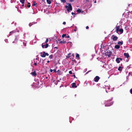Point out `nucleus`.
<instances>
[{
  "label": "nucleus",
  "mask_w": 132,
  "mask_h": 132,
  "mask_svg": "<svg viewBox=\"0 0 132 132\" xmlns=\"http://www.w3.org/2000/svg\"><path fill=\"white\" fill-rule=\"evenodd\" d=\"M28 5H27V7H29L30 6V4L29 3H28Z\"/></svg>",
  "instance_id": "c756f323"
},
{
  "label": "nucleus",
  "mask_w": 132,
  "mask_h": 132,
  "mask_svg": "<svg viewBox=\"0 0 132 132\" xmlns=\"http://www.w3.org/2000/svg\"><path fill=\"white\" fill-rule=\"evenodd\" d=\"M45 55H47V56H48L49 55V54L47 53H45Z\"/></svg>",
  "instance_id": "72a5a7b5"
},
{
  "label": "nucleus",
  "mask_w": 132,
  "mask_h": 132,
  "mask_svg": "<svg viewBox=\"0 0 132 132\" xmlns=\"http://www.w3.org/2000/svg\"><path fill=\"white\" fill-rule=\"evenodd\" d=\"M15 32V31H12L10 32V35H11L12 33Z\"/></svg>",
  "instance_id": "5701e85b"
},
{
  "label": "nucleus",
  "mask_w": 132,
  "mask_h": 132,
  "mask_svg": "<svg viewBox=\"0 0 132 132\" xmlns=\"http://www.w3.org/2000/svg\"><path fill=\"white\" fill-rule=\"evenodd\" d=\"M48 4H50L51 3V2L50 0H46Z\"/></svg>",
  "instance_id": "aec40b11"
},
{
  "label": "nucleus",
  "mask_w": 132,
  "mask_h": 132,
  "mask_svg": "<svg viewBox=\"0 0 132 132\" xmlns=\"http://www.w3.org/2000/svg\"><path fill=\"white\" fill-rule=\"evenodd\" d=\"M50 40H49V38H47L46 39V41H48L49 40H51V39H50V38L49 39Z\"/></svg>",
  "instance_id": "cd10ccee"
},
{
  "label": "nucleus",
  "mask_w": 132,
  "mask_h": 132,
  "mask_svg": "<svg viewBox=\"0 0 132 132\" xmlns=\"http://www.w3.org/2000/svg\"><path fill=\"white\" fill-rule=\"evenodd\" d=\"M94 3H96V1H94Z\"/></svg>",
  "instance_id": "603ef678"
},
{
  "label": "nucleus",
  "mask_w": 132,
  "mask_h": 132,
  "mask_svg": "<svg viewBox=\"0 0 132 132\" xmlns=\"http://www.w3.org/2000/svg\"><path fill=\"white\" fill-rule=\"evenodd\" d=\"M123 55L127 58H128L129 57V54L128 53H124Z\"/></svg>",
  "instance_id": "6e6552de"
},
{
  "label": "nucleus",
  "mask_w": 132,
  "mask_h": 132,
  "mask_svg": "<svg viewBox=\"0 0 132 132\" xmlns=\"http://www.w3.org/2000/svg\"><path fill=\"white\" fill-rule=\"evenodd\" d=\"M100 79V78L99 77L97 76L94 78V81L96 82H97Z\"/></svg>",
  "instance_id": "20e7f679"
},
{
  "label": "nucleus",
  "mask_w": 132,
  "mask_h": 132,
  "mask_svg": "<svg viewBox=\"0 0 132 132\" xmlns=\"http://www.w3.org/2000/svg\"><path fill=\"white\" fill-rule=\"evenodd\" d=\"M71 54L70 53H69V54H68V56H67V57L68 58H69L70 57V56H69V55H70Z\"/></svg>",
  "instance_id": "7c9ffc66"
},
{
  "label": "nucleus",
  "mask_w": 132,
  "mask_h": 132,
  "mask_svg": "<svg viewBox=\"0 0 132 132\" xmlns=\"http://www.w3.org/2000/svg\"><path fill=\"white\" fill-rule=\"evenodd\" d=\"M76 59H79L80 58L79 55L78 54L76 53Z\"/></svg>",
  "instance_id": "ddd939ff"
},
{
  "label": "nucleus",
  "mask_w": 132,
  "mask_h": 132,
  "mask_svg": "<svg viewBox=\"0 0 132 132\" xmlns=\"http://www.w3.org/2000/svg\"><path fill=\"white\" fill-rule=\"evenodd\" d=\"M75 28H77V27H76H76H75Z\"/></svg>",
  "instance_id": "bf43d9fd"
},
{
  "label": "nucleus",
  "mask_w": 132,
  "mask_h": 132,
  "mask_svg": "<svg viewBox=\"0 0 132 132\" xmlns=\"http://www.w3.org/2000/svg\"><path fill=\"white\" fill-rule=\"evenodd\" d=\"M104 45H106V44H105V43H104Z\"/></svg>",
  "instance_id": "5fc2aeb1"
},
{
  "label": "nucleus",
  "mask_w": 132,
  "mask_h": 132,
  "mask_svg": "<svg viewBox=\"0 0 132 132\" xmlns=\"http://www.w3.org/2000/svg\"><path fill=\"white\" fill-rule=\"evenodd\" d=\"M53 71L55 72H56V70L55 69H54L53 70Z\"/></svg>",
  "instance_id": "79ce46f5"
},
{
  "label": "nucleus",
  "mask_w": 132,
  "mask_h": 132,
  "mask_svg": "<svg viewBox=\"0 0 132 132\" xmlns=\"http://www.w3.org/2000/svg\"><path fill=\"white\" fill-rule=\"evenodd\" d=\"M77 12H81V10L80 9H78L77 10Z\"/></svg>",
  "instance_id": "c85d7f7f"
},
{
  "label": "nucleus",
  "mask_w": 132,
  "mask_h": 132,
  "mask_svg": "<svg viewBox=\"0 0 132 132\" xmlns=\"http://www.w3.org/2000/svg\"><path fill=\"white\" fill-rule=\"evenodd\" d=\"M53 70H52V69H51L50 70V71L51 72H53Z\"/></svg>",
  "instance_id": "4c0bfd02"
},
{
  "label": "nucleus",
  "mask_w": 132,
  "mask_h": 132,
  "mask_svg": "<svg viewBox=\"0 0 132 132\" xmlns=\"http://www.w3.org/2000/svg\"><path fill=\"white\" fill-rule=\"evenodd\" d=\"M46 42L47 43V42Z\"/></svg>",
  "instance_id": "680f3d73"
},
{
  "label": "nucleus",
  "mask_w": 132,
  "mask_h": 132,
  "mask_svg": "<svg viewBox=\"0 0 132 132\" xmlns=\"http://www.w3.org/2000/svg\"><path fill=\"white\" fill-rule=\"evenodd\" d=\"M23 44H24L25 43L24 42H23Z\"/></svg>",
  "instance_id": "6e6d98bb"
},
{
  "label": "nucleus",
  "mask_w": 132,
  "mask_h": 132,
  "mask_svg": "<svg viewBox=\"0 0 132 132\" xmlns=\"http://www.w3.org/2000/svg\"><path fill=\"white\" fill-rule=\"evenodd\" d=\"M66 43H67V44H68L69 43V42H68L67 43L66 42Z\"/></svg>",
  "instance_id": "864d4df0"
},
{
  "label": "nucleus",
  "mask_w": 132,
  "mask_h": 132,
  "mask_svg": "<svg viewBox=\"0 0 132 132\" xmlns=\"http://www.w3.org/2000/svg\"><path fill=\"white\" fill-rule=\"evenodd\" d=\"M123 42H118V44L120 45H121L123 44Z\"/></svg>",
  "instance_id": "6ab92c4d"
},
{
  "label": "nucleus",
  "mask_w": 132,
  "mask_h": 132,
  "mask_svg": "<svg viewBox=\"0 0 132 132\" xmlns=\"http://www.w3.org/2000/svg\"><path fill=\"white\" fill-rule=\"evenodd\" d=\"M48 44L47 43H46L45 45V48H47L48 47Z\"/></svg>",
  "instance_id": "4be33fe9"
},
{
  "label": "nucleus",
  "mask_w": 132,
  "mask_h": 132,
  "mask_svg": "<svg viewBox=\"0 0 132 132\" xmlns=\"http://www.w3.org/2000/svg\"><path fill=\"white\" fill-rule=\"evenodd\" d=\"M74 76H75V75H74Z\"/></svg>",
  "instance_id": "13d9d810"
},
{
  "label": "nucleus",
  "mask_w": 132,
  "mask_h": 132,
  "mask_svg": "<svg viewBox=\"0 0 132 132\" xmlns=\"http://www.w3.org/2000/svg\"><path fill=\"white\" fill-rule=\"evenodd\" d=\"M72 56H73V57L74 56V54H73L72 55Z\"/></svg>",
  "instance_id": "c03bdc74"
},
{
  "label": "nucleus",
  "mask_w": 132,
  "mask_h": 132,
  "mask_svg": "<svg viewBox=\"0 0 132 132\" xmlns=\"http://www.w3.org/2000/svg\"><path fill=\"white\" fill-rule=\"evenodd\" d=\"M112 98L107 100L105 102V106H109L112 105L113 104L112 102H111V101L112 100Z\"/></svg>",
  "instance_id": "f257e3e1"
},
{
  "label": "nucleus",
  "mask_w": 132,
  "mask_h": 132,
  "mask_svg": "<svg viewBox=\"0 0 132 132\" xmlns=\"http://www.w3.org/2000/svg\"><path fill=\"white\" fill-rule=\"evenodd\" d=\"M20 1L22 4V6H24L25 1L24 0H20Z\"/></svg>",
  "instance_id": "dca6fc26"
},
{
  "label": "nucleus",
  "mask_w": 132,
  "mask_h": 132,
  "mask_svg": "<svg viewBox=\"0 0 132 132\" xmlns=\"http://www.w3.org/2000/svg\"><path fill=\"white\" fill-rule=\"evenodd\" d=\"M120 27L119 26H118L117 27L116 31L117 33H118V30L120 29Z\"/></svg>",
  "instance_id": "2eb2a0df"
},
{
  "label": "nucleus",
  "mask_w": 132,
  "mask_h": 132,
  "mask_svg": "<svg viewBox=\"0 0 132 132\" xmlns=\"http://www.w3.org/2000/svg\"><path fill=\"white\" fill-rule=\"evenodd\" d=\"M130 93L132 94V88L130 90Z\"/></svg>",
  "instance_id": "2f4dec72"
},
{
  "label": "nucleus",
  "mask_w": 132,
  "mask_h": 132,
  "mask_svg": "<svg viewBox=\"0 0 132 132\" xmlns=\"http://www.w3.org/2000/svg\"><path fill=\"white\" fill-rule=\"evenodd\" d=\"M63 24H66V22H64L63 23Z\"/></svg>",
  "instance_id": "ea45409f"
},
{
  "label": "nucleus",
  "mask_w": 132,
  "mask_h": 132,
  "mask_svg": "<svg viewBox=\"0 0 132 132\" xmlns=\"http://www.w3.org/2000/svg\"><path fill=\"white\" fill-rule=\"evenodd\" d=\"M61 1L62 2H63V3H64L65 2V0H61Z\"/></svg>",
  "instance_id": "c9c22d12"
},
{
  "label": "nucleus",
  "mask_w": 132,
  "mask_h": 132,
  "mask_svg": "<svg viewBox=\"0 0 132 132\" xmlns=\"http://www.w3.org/2000/svg\"><path fill=\"white\" fill-rule=\"evenodd\" d=\"M129 41H132V38H130L129 39Z\"/></svg>",
  "instance_id": "f704fd0d"
},
{
  "label": "nucleus",
  "mask_w": 132,
  "mask_h": 132,
  "mask_svg": "<svg viewBox=\"0 0 132 132\" xmlns=\"http://www.w3.org/2000/svg\"><path fill=\"white\" fill-rule=\"evenodd\" d=\"M71 14H72V15H73L74 14H75L73 12H72L71 13Z\"/></svg>",
  "instance_id": "a18cd8bd"
},
{
  "label": "nucleus",
  "mask_w": 132,
  "mask_h": 132,
  "mask_svg": "<svg viewBox=\"0 0 132 132\" xmlns=\"http://www.w3.org/2000/svg\"><path fill=\"white\" fill-rule=\"evenodd\" d=\"M43 54L41 55V56L42 57H45L46 56L45 52H43Z\"/></svg>",
  "instance_id": "f8f14e48"
},
{
  "label": "nucleus",
  "mask_w": 132,
  "mask_h": 132,
  "mask_svg": "<svg viewBox=\"0 0 132 132\" xmlns=\"http://www.w3.org/2000/svg\"><path fill=\"white\" fill-rule=\"evenodd\" d=\"M47 62L48 63H49L50 62V61H47Z\"/></svg>",
  "instance_id": "3c124183"
},
{
  "label": "nucleus",
  "mask_w": 132,
  "mask_h": 132,
  "mask_svg": "<svg viewBox=\"0 0 132 132\" xmlns=\"http://www.w3.org/2000/svg\"><path fill=\"white\" fill-rule=\"evenodd\" d=\"M62 38H64L65 37V38H69V36H67V35L65 34L63 35L62 36Z\"/></svg>",
  "instance_id": "9d476101"
},
{
  "label": "nucleus",
  "mask_w": 132,
  "mask_h": 132,
  "mask_svg": "<svg viewBox=\"0 0 132 132\" xmlns=\"http://www.w3.org/2000/svg\"><path fill=\"white\" fill-rule=\"evenodd\" d=\"M116 62L118 63H119L120 62V60H119V57L117 58L116 60Z\"/></svg>",
  "instance_id": "f3484780"
},
{
  "label": "nucleus",
  "mask_w": 132,
  "mask_h": 132,
  "mask_svg": "<svg viewBox=\"0 0 132 132\" xmlns=\"http://www.w3.org/2000/svg\"><path fill=\"white\" fill-rule=\"evenodd\" d=\"M41 53V54H42V53H41H41Z\"/></svg>",
  "instance_id": "4d7b16f0"
},
{
  "label": "nucleus",
  "mask_w": 132,
  "mask_h": 132,
  "mask_svg": "<svg viewBox=\"0 0 132 132\" xmlns=\"http://www.w3.org/2000/svg\"><path fill=\"white\" fill-rule=\"evenodd\" d=\"M30 74L32 76L34 77H36L37 76V73L35 71H34L33 72H31Z\"/></svg>",
  "instance_id": "39448f33"
},
{
  "label": "nucleus",
  "mask_w": 132,
  "mask_h": 132,
  "mask_svg": "<svg viewBox=\"0 0 132 132\" xmlns=\"http://www.w3.org/2000/svg\"><path fill=\"white\" fill-rule=\"evenodd\" d=\"M104 42H102V44L101 45V48H103L104 47H105L106 46L108 45L107 44H106V45H104Z\"/></svg>",
  "instance_id": "0eeeda50"
},
{
  "label": "nucleus",
  "mask_w": 132,
  "mask_h": 132,
  "mask_svg": "<svg viewBox=\"0 0 132 132\" xmlns=\"http://www.w3.org/2000/svg\"><path fill=\"white\" fill-rule=\"evenodd\" d=\"M37 4V3L36 2L34 1L33 2V5L34 6H35Z\"/></svg>",
  "instance_id": "393cba45"
},
{
  "label": "nucleus",
  "mask_w": 132,
  "mask_h": 132,
  "mask_svg": "<svg viewBox=\"0 0 132 132\" xmlns=\"http://www.w3.org/2000/svg\"><path fill=\"white\" fill-rule=\"evenodd\" d=\"M66 42H59V44H65Z\"/></svg>",
  "instance_id": "412c9836"
},
{
  "label": "nucleus",
  "mask_w": 132,
  "mask_h": 132,
  "mask_svg": "<svg viewBox=\"0 0 132 132\" xmlns=\"http://www.w3.org/2000/svg\"><path fill=\"white\" fill-rule=\"evenodd\" d=\"M87 71V72L86 73V74H87V73H88V72H89V71Z\"/></svg>",
  "instance_id": "de8ad7c7"
},
{
  "label": "nucleus",
  "mask_w": 132,
  "mask_h": 132,
  "mask_svg": "<svg viewBox=\"0 0 132 132\" xmlns=\"http://www.w3.org/2000/svg\"><path fill=\"white\" fill-rule=\"evenodd\" d=\"M57 42H56V43H57Z\"/></svg>",
  "instance_id": "e2e57ef3"
},
{
  "label": "nucleus",
  "mask_w": 132,
  "mask_h": 132,
  "mask_svg": "<svg viewBox=\"0 0 132 132\" xmlns=\"http://www.w3.org/2000/svg\"><path fill=\"white\" fill-rule=\"evenodd\" d=\"M77 30V29H74V31H76Z\"/></svg>",
  "instance_id": "8fccbe9b"
},
{
  "label": "nucleus",
  "mask_w": 132,
  "mask_h": 132,
  "mask_svg": "<svg viewBox=\"0 0 132 132\" xmlns=\"http://www.w3.org/2000/svg\"><path fill=\"white\" fill-rule=\"evenodd\" d=\"M105 54L106 55L108 56V57H110L112 54V52L109 50H106L105 51Z\"/></svg>",
  "instance_id": "f03ea898"
},
{
  "label": "nucleus",
  "mask_w": 132,
  "mask_h": 132,
  "mask_svg": "<svg viewBox=\"0 0 132 132\" xmlns=\"http://www.w3.org/2000/svg\"><path fill=\"white\" fill-rule=\"evenodd\" d=\"M69 73L70 74H72V72L71 71H70L69 72Z\"/></svg>",
  "instance_id": "473e14b6"
},
{
  "label": "nucleus",
  "mask_w": 132,
  "mask_h": 132,
  "mask_svg": "<svg viewBox=\"0 0 132 132\" xmlns=\"http://www.w3.org/2000/svg\"><path fill=\"white\" fill-rule=\"evenodd\" d=\"M119 60H120V61H122V59L120 58H119Z\"/></svg>",
  "instance_id": "e433bc0d"
},
{
  "label": "nucleus",
  "mask_w": 132,
  "mask_h": 132,
  "mask_svg": "<svg viewBox=\"0 0 132 132\" xmlns=\"http://www.w3.org/2000/svg\"><path fill=\"white\" fill-rule=\"evenodd\" d=\"M120 46L119 45H116L115 46V48L116 49H119L120 48Z\"/></svg>",
  "instance_id": "4468645a"
},
{
  "label": "nucleus",
  "mask_w": 132,
  "mask_h": 132,
  "mask_svg": "<svg viewBox=\"0 0 132 132\" xmlns=\"http://www.w3.org/2000/svg\"><path fill=\"white\" fill-rule=\"evenodd\" d=\"M71 43H70V44L71 43L72 44V43H71V42H70Z\"/></svg>",
  "instance_id": "052dcab7"
},
{
  "label": "nucleus",
  "mask_w": 132,
  "mask_h": 132,
  "mask_svg": "<svg viewBox=\"0 0 132 132\" xmlns=\"http://www.w3.org/2000/svg\"><path fill=\"white\" fill-rule=\"evenodd\" d=\"M42 47L43 48H44V47H45V43H43L42 44Z\"/></svg>",
  "instance_id": "b1692460"
},
{
  "label": "nucleus",
  "mask_w": 132,
  "mask_h": 132,
  "mask_svg": "<svg viewBox=\"0 0 132 132\" xmlns=\"http://www.w3.org/2000/svg\"><path fill=\"white\" fill-rule=\"evenodd\" d=\"M87 71V72L86 73V74H87V73H88V72H89V71Z\"/></svg>",
  "instance_id": "49530a36"
},
{
  "label": "nucleus",
  "mask_w": 132,
  "mask_h": 132,
  "mask_svg": "<svg viewBox=\"0 0 132 132\" xmlns=\"http://www.w3.org/2000/svg\"><path fill=\"white\" fill-rule=\"evenodd\" d=\"M34 65H35L36 66L37 65V63H34Z\"/></svg>",
  "instance_id": "58836bf2"
},
{
  "label": "nucleus",
  "mask_w": 132,
  "mask_h": 132,
  "mask_svg": "<svg viewBox=\"0 0 132 132\" xmlns=\"http://www.w3.org/2000/svg\"><path fill=\"white\" fill-rule=\"evenodd\" d=\"M57 73H57L59 75H61L60 72V71L59 70H58L57 71Z\"/></svg>",
  "instance_id": "bb28decb"
},
{
  "label": "nucleus",
  "mask_w": 132,
  "mask_h": 132,
  "mask_svg": "<svg viewBox=\"0 0 132 132\" xmlns=\"http://www.w3.org/2000/svg\"><path fill=\"white\" fill-rule=\"evenodd\" d=\"M54 48H56V49H58V47H54Z\"/></svg>",
  "instance_id": "37998d69"
},
{
  "label": "nucleus",
  "mask_w": 132,
  "mask_h": 132,
  "mask_svg": "<svg viewBox=\"0 0 132 132\" xmlns=\"http://www.w3.org/2000/svg\"><path fill=\"white\" fill-rule=\"evenodd\" d=\"M123 31V30L122 29H120L119 30H118V34H122Z\"/></svg>",
  "instance_id": "1a4fd4ad"
},
{
  "label": "nucleus",
  "mask_w": 132,
  "mask_h": 132,
  "mask_svg": "<svg viewBox=\"0 0 132 132\" xmlns=\"http://www.w3.org/2000/svg\"><path fill=\"white\" fill-rule=\"evenodd\" d=\"M53 55L52 54H51V55H50L49 57L50 59H52L53 58Z\"/></svg>",
  "instance_id": "a878e982"
},
{
  "label": "nucleus",
  "mask_w": 132,
  "mask_h": 132,
  "mask_svg": "<svg viewBox=\"0 0 132 132\" xmlns=\"http://www.w3.org/2000/svg\"><path fill=\"white\" fill-rule=\"evenodd\" d=\"M72 87L73 88H76L77 87V86L76 85V84L75 83H73L72 84Z\"/></svg>",
  "instance_id": "9b49d317"
},
{
  "label": "nucleus",
  "mask_w": 132,
  "mask_h": 132,
  "mask_svg": "<svg viewBox=\"0 0 132 132\" xmlns=\"http://www.w3.org/2000/svg\"><path fill=\"white\" fill-rule=\"evenodd\" d=\"M89 28V27L88 26H87L86 27V29H87Z\"/></svg>",
  "instance_id": "a19ab883"
},
{
  "label": "nucleus",
  "mask_w": 132,
  "mask_h": 132,
  "mask_svg": "<svg viewBox=\"0 0 132 132\" xmlns=\"http://www.w3.org/2000/svg\"><path fill=\"white\" fill-rule=\"evenodd\" d=\"M122 69V68L121 66L119 67L118 69V70L119 71H121Z\"/></svg>",
  "instance_id": "a211bd4d"
},
{
  "label": "nucleus",
  "mask_w": 132,
  "mask_h": 132,
  "mask_svg": "<svg viewBox=\"0 0 132 132\" xmlns=\"http://www.w3.org/2000/svg\"><path fill=\"white\" fill-rule=\"evenodd\" d=\"M31 25V23H29V26L30 27Z\"/></svg>",
  "instance_id": "09e8293b"
},
{
  "label": "nucleus",
  "mask_w": 132,
  "mask_h": 132,
  "mask_svg": "<svg viewBox=\"0 0 132 132\" xmlns=\"http://www.w3.org/2000/svg\"><path fill=\"white\" fill-rule=\"evenodd\" d=\"M112 38L113 39V40L114 41L118 39L117 37L114 36H112Z\"/></svg>",
  "instance_id": "423d86ee"
},
{
  "label": "nucleus",
  "mask_w": 132,
  "mask_h": 132,
  "mask_svg": "<svg viewBox=\"0 0 132 132\" xmlns=\"http://www.w3.org/2000/svg\"><path fill=\"white\" fill-rule=\"evenodd\" d=\"M65 7L67 9V11L68 12H70L72 10V6L70 4H67Z\"/></svg>",
  "instance_id": "7ed1b4c3"
}]
</instances>
